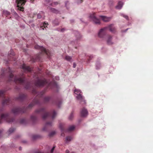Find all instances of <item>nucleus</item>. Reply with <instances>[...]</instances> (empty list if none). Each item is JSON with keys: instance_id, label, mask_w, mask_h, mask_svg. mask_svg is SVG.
I'll return each instance as SVG.
<instances>
[{"instance_id": "f257e3e1", "label": "nucleus", "mask_w": 153, "mask_h": 153, "mask_svg": "<svg viewBox=\"0 0 153 153\" xmlns=\"http://www.w3.org/2000/svg\"><path fill=\"white\" fill-rule=\"evenodd\" d=\"M2 73L0 76V81L2 78L4 81L5 79L6 76L9 75V79L7 82H8L10 81H13L16 83L19 84L24 86L26 89H28L30 87V84L28 82H26L25 81V78L24 76H14L12 73L10 68L8 67L6 69H4L2 70Z\"/></svg>"}, {"instance_id": "f03ea898", "label": "nucleus", "mask_w": 153, "mask_h": 153, "mask_svg": "<svg viewBox=\"0 0 153 153\" xmlns=\"http://www.w3.org/2000/svg\"><path fill=\"white\" fill-rule=\"evenodd\" d=\"M35 113L36 114H41L42 118L44 120L45 119L49 117H51L52 119H53L56 115V113L55 111L53 110L50 112H48L46 111L44 108L36 110Z\"/></svg>"}, {"instance_id": "7ed1b4c3", "label": "nucleus", "mask_w": 153, "mask_h": 153, "mask_svg": "<svg viewBox=\"0 0 153 153\" xmlns=\"http://www.w3.org/2000/svg\"><path fill=\"white\" fill-rule=\"evenodd\" d=\"M108 29L112 33H114L115 32V28L114 26V25L111 24L100 30L98 34L99 37L101 38H104L106 34V31Z\"/></svg>"}, {"instance_id": "20e7f679", "label": "nucleus", "mask_w": 153, "mask_h": 153, "mask_svg": "<svg viewBox=\"0 0 153 153\" xmlns=\"http://www.w3.org/2000/svg\"><path fill=\"white\" fill-rule=\"evenodd\" d=\"M48 83L47 80L45 78H38L35 82V85L37 87H42Z\"/></svg>"}, {"instance_id": "39448f33", "label": "nucleus", "mask_w": 153, "mask_h": 153, "mask_svg": "<svg viewBox=\"0 0 153 153\" xmlns=\"http://www.w3.org/2000/svg\"><path fill=\"white\" fill-rule=\"evenodd\" d=\"M4 120L7 122L10 123L13 121L14 119L10 118L8 114H2L0 116V123H2V120Z\"/></svg>"}, {"instance_id": "423d86ee", "label": "nucleus", "mask_w": 153, "mask_h": 153, "mask_svg": "<svg viewBox=\"0 0 153 153\" xmlns=\"http://www.w3.org/2000/svg\"><path fill=\"white\" fill-rule=\"evenodd\" d=\"M26 109L25 108H20V107H15L12 110V112L14 114H17L20 113H22L25 112Z\"/></svg>"}, {"instance_id": "0eeeda50", "label": "nucleus", "mask_w": 153, "mask_h": 153, "mask_svg": "<svg viewBox=\"0 0 153 153\" xmlns=\"http://www.w3.org/2000/svg\"><path fill=\"white\" fill-rule=\"evenodd\" d=\"M5 93V91L3 90H0V97H4V99L2 101V104L3 105L8 104V103L10 100L9 98H6L4 97V94Z\"/></svg>"}, {"instance_id": "6e6552de", "label": "nucleus", "mask_w": 153, "mask_h": 153, "mask_svg": "<svg viewBox=\"0 0 153 153\" xmlns=\"http://www.w3.org/2000/svg\"><path fill=\"white\" fill-rule=\"evenodd\" d=\"M26 1V0H16L18 10L21 11H23L24 8L23 7H21V6L24 5Z\"/></svg>"}, {"instance_id": "1a4fd4ad", "label": "nucleus", "mask_w": 153, "mask_h": 153, "mask_svg": "<svg viewBox=\"0 0 153 153\" xmlns=\"http://www.w3.org/2000/svg\"><path fill=\"white\" fill-rule=\"evenodd\" d=\"M35 48L36 49H40L42 52H44L48 56L50 57V52L49 51H47L46 49L42 46H39L38 45H36Z\"/></svg>"}, {"instance_id": "9d476101", "label": "nucleus", "mask_w": 153, "mask_h": 153, "mask_svg": "<svg viewBox=\"0 0 153 153\" xmlns=\"http://www.w3.org/2000/svg\"><path fill=\"white\" fill-rule=\"evenodd\" d=\"M39 99L37 98H35L33 101L28 106L27 109H29L31 108L35 104H39Z\"/></svg>"}, {"instance_id": "9b49d317", "label": "nucleus", "mask_w": 153, "mask_h": 153, "mask_svg": "<svg viewBox=\"0 0 153 153\" xmlns=\"http://www.w3.org/2000/svg\"><path fill=\"white\" fill-rule=\"evenodd\" d=\"M77 99L79 101L80 103L81 104H85L86 103L84 97L82 96V94L78 95L76 97Z\"/></svg>"}, {"instance_id": "f8f14e48", "label": "nucleus", "mask_w": 153, "mask_h": 153, "mask_svg": "<svg viewBox=\"0 0 153 153\" xmlns=\"http://www.w3.org/2000/svg\"><path fill=\"white\" fill-rule=\"evenodd\" d=\"M90 17L95 24H100V20L97 19L95 16L94 13H93L90 16Z\"/></svg>"}, {"instance_id": "ddd939ff", "label": "nucleus", "mask_w": 153, "mask_h": 153, "mask_svg": "<svg viewBox=\"0 0 153 153\" xmlns=\"http://www.w3.org/2000/svg\"><path fill=\"white\" fill-rule=\"evenodd\" d=\"M15 54L13 50L10 51V54H9L8 59L9 61H15L16 59L14 57V55Z\"/></svg>"}, {"instance_id": "4468645a", "label": "nucleus", "mask_w": 153, "mask_h": 153, "mask_svg": "<svg viewBox=\"0 0 153 153\" xmlns=\"http://www.w3.org/2000/svg\"><path fill=\"white\" fill-rule=\"evenodd\" d=\"M88 114V112L87 109L83 108L80 111V115L82 117H85Z\"/></svg>"}, {"instance_id": "2eb2a0df", "label": "nucleus", "mask_w": 153, "mask_h": 153, "mask_svg": "<svg viewBox=\"0 0 153 153\" xmlns=\"http://www.w3.org/2000/svg\"><path fill=\"white\" fill-rule=\"evenodd\" d=\"M22 68L23 71L25 72H29L31 71V68H30L29 66H27L24 64L22 66Z\"/></svg>"}, {"instance_id": "dca6fc26", "label": "nucleus", "mask_w": 153, "mask_h": 153, "mask_svg": "<svg viewBox=\"0 0 153 153\" xmlns=\"http://www.w3.org/2000/svg\"><path fill=\"white\" fill-rule=\"evenodd\" d=\"M106 41L108 45H111L113 44L112 42V37L110 35H107L106 36Z\"/></svg>"}, {"instance_id": "f3484780", "label": "nucleus", "mask_w": 153, "mask_h": 153, "mask_svg": "<svg viewBox=\"0 0 153 153\" xmlns=\"http://www.w3.org/2000/svg\"><path fill=\"white\" fill-rule=\"evenodd\" d=\"M100 18L104 22H108L111 20V18L110 17H107L104 16H101Z\"/></svg>"}, {"instance_id": "a211bd4d", "label": "nucleus", "mask_w": 153, "mask_h": 153, "mask_svg": "<svg viewBox=\"0 0 153 153\" xmlns=\"http://www.w3.org/2000/svg\"><path fill=\"white\" fill-rule=\"evenodd\" d=\"M53 104L56 105L58 106L59 107L60 105L62 103V102L60 100H57L53 102L52 103Z\"/></svg>"}, {"instance_id": "6ab92c4d", "label": "nucleus", "mask_w": 153, "mask_h": 153, "mask_svg": "<svg viewBox=\"0 0 153 153\" xmlns=\"http://www.w3.org/2000/svg\"><path fill=\"white\" fill-rule=\"evenodd\" d=\"M40 56L39 55H38L35 57H33L31 59V61L33 62L39 61L40 60Z\"/></svg>"}, {"instance_id": "aec40b11", "label": "nucleus", "mask_w": 153, "mask_h": 153, "mask_svg": "<svg viewBox=\"0 0 153 153\" xmlns=\"http://www.w3.org/2000/svg\"><path fill=\"white\" fill-rule=\"evenodd\" d=\"M52 125V123L51 122H48L46 123L45 126L43 129L44 131H46V128L48 126H51Z\"/></svg>"}, {"instance_id": "412c9836", "label": "nucleus", "mask_w": 153, "mask_h": 153, "mask_svg": "<svg viewBox=\"0 0 153 153\" xmlns=\"http://www.w3.org/2000/svg\"><path fill=\"white\" fill-rule=\"evenodd\" d=\"M26 97L25 94H20L19 96L17 98V99L20 100H23Z\"/></svg>"}, {"instance_id": "4be33fe9", "label": "nucleus", "mask_w": 153, "mask_h": 153, "mask_svg": "<svg viewBox=\"0 0 153 153\" xmlns=\"http://www.w3.org/2000/svg\"><path fill=\"white\" fill-rule=\"evenodd\" d=\"M59 127H60V128L61 130V131L62 132H64L65 131H66L64 129V125L63 124H59ZM61 135V136H64V134L63 133H62Z\"/></svg>"}, {"instance_id": "5701e85b", "label": "nucleus", "mask_w": 153, "mask_h": 153, "mask_svg": "<svg viewBox=\"0 0 153 153\" xmlns=\"http://www.w3.org/2000/svg\"><path fill=\"white\" fill-rule=\"evenodd\" d=\"M123 3L121 1H119L116 7V8L117 9H120L122 7Z\"/></svg>"}, {"instance_id": "b1692460", "label": "nucleus", "mask_w": 153, "mask_h": 153, "mask_svg": "<svg viewBox=\"0 0 153 153\" xmlns=\"http://www.w3.org/2000/svg\"><path fill=\"white\" fill-rule=\"evenodd\" d=\"M44 13L42 11L40 12L39 14L37 15V18L38 19H40L42 17H44Z\"/></svg>"}, {"instance_id": "393cba45", "label": "nucleus", "mask_w": 153, "mask_h": 153, "mask_svg": "<svg viewBox=\"0 0 153 153\" xmlns=\"http://www.w3.org/2000/svg\"><path fill=\"white\" fill-rule=\"evenodd\" d=\"M51 97L49 96H47L45 97L44 98V103H46L49 101L50 100Z\"/></svg>"}, {"instance_id": "a878e982", "label": "nucleus", "mask_w": 153, "mask_h": 153, "mask_svg": "<svg viewBox=\"0 0 153 153\" xmlns=\"http://www.w3.org/2000/svg\"><path fill=\"white\" fill-rule=\"evenodd\" d=\"M73 139L72 137L70 136H68L66 138V142L67 143L68 142L71 141Z\"/></svg>"}, {"instance_id": "bb28decb", "label": "nucleus", "mask_w": 153, "mask_h": 153, "mask_svg": "<svg viewBox=\"0 0 153 153\" xmlns=\"http://www.w3.org/2000/svg\"><path fill=\"white\" fill-rule=\"evenodd\" d=\"M74 92L75 94H76L77 95H78L79 94L82 93V92L81 91L78 89H75L74 90Z\"/></svg>"}, {"instance_id": "cd10ccee", "label": "nucleus", "mask_w": 153, "mask_h": 153, "mask_svg": "<svg viewBox=\"0 0 153 153\" xmlns=\"http://www.w3.org/2000/svg\"><path fill=\"white\" fill-rule=\"evenodd\" d=\"M74 128L75 127L74 126H71L68 129L67 131H68L70 132L73 131Z\"/></svg>"}, {"instance_id": "c85d7f7f", "label": "nucleus", "mask_w": 153, "mask_h": 153, "mask_svg": "<svg viewBox=\"0 0 153 153\" xmlns=\"http://www.w3.org/2000/svg\"><path fill=\"white\" fill-rule=\"evenodd\" d=\"M50 10L53 13H58V10H56V9H55L54 8H51L50 9Z\"/></svg>"}, {"instance_id": "c756f323", "label": "nucleus", "mask_w": 153, "mask_h": 153, "mask_svg": "<svg viewBox=\"0 0 153 153\" xmlns=\"http://www.w3.org/2000/svg\"><path fill=\"white\" fill-rule=\"evenodd\" d=\"M74 33L76 34V37L78 38L79 39L81 37V36L78 32L77 31H75Z\"/></svg>"}, {"instance_id": "7c9ffc66", "label": "nucleus", "mask_w": 153, "mask_h": 153, "mask_svg": "<svg viewBox=\"0 0 153 153\" xmlns=\"http://www.w3.org/2000/svg\"><path fill=\"white\" fill-rule=\"evenodd\" d=\"M59 3L58 2L55 1L52 2L51 4V5L53 7H55V6L57 5Z\"/></svg>"}, {"instance_id": "2f4dec72", "label": "nucleus", "mask_w": 153, "mask_h": 153, "mask_svg": "<svg viewBox=\"0 0 153 153\" xmlns=\"http://www.w3.org/2000/svg\"><path fill=\"white\" fill-rule=\"evenodd\" d=\"M45 93V91H42L38 94L37 97H41L42 95Z\"/></svg>"}, {"instance_id": "473e14b6", "label": "nucleus", "mask_w": 153, "mask_h": 153, "mask_svg": "<svg viewBox=\"0 0 153 153\" xmlns=\"http://www.w3.org/2000/svg\"><path fill=\"white\" fill-rule=\"evenodd\" d=\"M31 119L33 121H35L36 119V117L34 115H32L31 116Z\"/></svg>"}, {"instance_id": "72a5a7b5", "label": "nucleus", "mask_w": 153, "mask_h": 153, "mask_svg": "<svg viewBox=\"0 0 153 153\" xmlns=\"http://www.w3.org/2000/svg\"><path fill=\"white\" fill-rule=\"evenodd\" d=\"M15 130V129L13 128H10L8 131V133L9 134H11Z\"/></svg>"}, {"instance_id": "f704fd0d", "label": "nucleus", "mask_w": 153, "mask_h": 153, "mask_svg": "<svg viewBox=\"0 0 153 153\" xmlns=\"http://www.w3.org/2000/svg\"><path fill=\"white\" fill-rule=\"evenodd\" d=\"M65 59L67 61H70L72 59V58L70 56H67L65 57Z\"/></svg>"}, {"instance_id": "c9c22d12", "label": "nucleus", "mask_w": 153, "mask_h": 153, "mask_svg": "<svg viewBox=\"0 0 153 153\" xmlns=\"http://www.w3.org/2000/svg\"><path fill=\"white\" fill-rule=\"evenodd\" d=\"M48 23H45L41 27V28H42V29L44 30V28H46L47 27V25H48Z\"/></svg>"}, {"instance_id": "e433bc0d", "label": "nucleus", "mask_w": 153, "mask_h": 153, "mask_svg": "<svg viewBox=\"0 0 153 153\" xmlns=\"http://www.w3.org/2000/svg\"><path fill=\"white\" fill-rule=\"evenodd\" d=\"M3 14L5 15H9L10 14V13L7 11H4L3 12Z\"/></svg>"}, {"instance_id": "4c0bfd02", "label": "nucleus", "mask_w": 153, "mask_h": 153, "mask_svg": "<svg viewBox=\"0 0 153 153\" xmlns=\"http://www.w3.org/2000/svg\"><path fill=\"white\" fill-rule=\"evenodd\" d=\"M73 117V112H72L70 114L69 117V120H71L72 119Z\"/></svg>"}, {"instance_id": "58836bf2", "label": "nucleus", "mask_w": 153, "mask_h": 153, "mask_svg": "<svg viewBox=\"0 0 153 153\" xmlns=\"http://www.w3.org/2000/svg\"><path fill=\"white\" fill-rule=\"evenodd\" d=\"M39 137V136L36 135H34L32 136V138L34 140L38 138Z\"/></svg>"}, {"instance_id": "ea45409f", "label": "nucleus", "mask_w": 153, "mask_h": 153, "mask_svg": "<svg viewBox=\"0 0 153 153\" xmlns=\"http://www.w3.org/2000/svg\"><path fill=\"white\" fill-rule=\"evenodd\" d=\"M26 120L25 119H22L20 120V123L22 124H24L25 123Z\"/></svg>"}, {"instance_id": "a19ab883", "label": "nucleus", "mask_w": 153, "mask_h": 153, "mask_svg": "<svg viewBox=\"0 0 153 153\" xmlns=\"http://www.w3.org/2000/svg\"><path fill=\"white\" fill-rule=\"evenodd\" d=\"M96 67L97 69H99L100 67V63H97L96 65Z\"/></svg>"}, {"instance_id": "79ce46f5", "label": "nucleus", "mask_w": 153, "mask_h": 153, "mask_svg": "<svg viewBox=\"0 0 153 153\" xmlns=\"http://www.w3.org/2000/svg\"><path fill=\"white\" fill-rule=\"evenodd\" d=\"M55 134V131H53L50 133L49 135L50 137H52Z\"/></svg>"}, {"instance_id": "37998d69", "label": "nucleus", "mask_w": 153, "mask_h": 153, "mask_svg": "<svg viewBox=\"0 0 153 153\" xmlns=\"http://www.w3.org/2000/svg\"><path fill=\"white\" fill-rule=\"evenodd\" d=\"M53 23L56 25H58L59 24V22H58V20L57 19H55L53 22Z\"/></svg>"}, {"instance_id": "c03bdc74", "label": "nucleus", "mask_w": 153, "mask_h": 153, "mask_svg": "<svg viewBox=\"0 0 153 153\" xmlns=\"http://www.w3.org/2000/svg\"><path fill=\"white\" fill-rule=\"evenodd\" d=\"M121 16H123V17H124V18H125L127 20H128V17L126 15L123 14H122Z\"/></svg>"}, {"instance_id": "a18cd8bd", "label": "nucleus", "mask_w": 153, "mask_h": 153, "mask_svg": "<svg viewBox=\"0 0 153 153\" xmlns=\"http://www.w3.org/2000/svg\"><path fill=\"white\" fill-rule=\"evenodd\" d=\"M32 92L33 94H36L37 93V91L36 89H33L32 90Z\"/></svg>"}, {"instance_id": "49530a36", "label": "nucleus", "mask_w": 153, "mask_h": 153, "mask_svg": "<svg viewBox=\"0 0 153 153\" xmlns=\"http://www.w3.org/2000/svg\"><path fill=\"white\" fill-rule=\"evenodd\" d=\"M88 57H89V58H88V60H90L93 58V56H88Z\"/></svg>"}, {"instance_id": "de8ad7c7", "label": "nucleus", "mask_w": 153, "mask_h": 153, "mask_svg": "<svg viewBox=\"0 0 153 153\" xmlns=\"http://www.w3.org/2000/svg\"><path fill=\"white\" fill-rule=\"evenodd\" d=\"M55 148V146H53V148L52 149L51 151V153L53 152L54 149Z\"/></svg>"}, {"instance_id": "09e8293b", "label": "nucleus", "mask_w": 153, "mask_h": 153, "mask_svg": "<svg viewBox=\"0 0 153 153\" xmlns=\"http://www.w3.org/2000/svg\"><path fill=\"white\" fill-rule=\"evenodd\" d=\"M83 0H78V3H81L83 2Z\"/></svg>"}, {"instance_id": "8fccbe9b", "label": "nucleus", "mask_w": 153, "mask_h": 153, "mask_svg": "<svg viewBox=\"0 0 153 153\" xmlns=\"http://www.w3.org/2000/svg\"><path fill=\"white\" fill-rule=\"evenodd\" d=\"M76 64H75V63H73V67L74 68H75L76 67Z\"/></svg>"}, {"instance_id": "3c124183", "label": "nucleus", "mask_w": 153, "mask_h": 153, "mask_svg": "<svg viewBox=\"0 0 153 153\" xmlns=\"http://www.w3.org/2000/svg\"><path fill=\"white\" fill-rule=\"evenodd\" d=\"M64 30H65L64 28H62L60 30V32H63Z\"/></svg>"}, {"instance_id": "603ef678", "label": "nucleus", "mask_w": 153, "mask_h": 153, "mask_svg": "<svg viewBox=\"0 0 153 153\" xmlns=\"http://www.w3.org/2000/svg\"><path fill=\"white\" fill-rule=\"evenodd\" d=\"M31 3H33V2L35 0H28Z\"/></svg>"}, {"instance_id": "864d4df0", "label": "nucleus", "mask_w": 153, "mask_h": 153, "mask_svg": "<svg viewBox=\"0 0 153 153\" xmlns=\"http://www.w3.org/2000/svg\"><path fill=\"white\" fill-rule=\"evenodd\" d=\"M65 153H69V151L68 150H66Z\"/></svg>"}, {"instance_id": "5fc2aeb1", "label": "nucleus", "mask_w": 153, "mask_h": 153, "mask_svg": "<svg viewBox=\"0 0 153 153\" xmlns=\"http://www.w3.org/2000/svg\"><path fill=\"white\" fill-rule=\"evenodd\" d=\"M51 84H52L51 83H49V84L48 85V87L50 86Z\"/></svg>"}, {"instance_id": "6e6d98bb", "label": "nucleus", "mask_w": 153, "mask_h": 153, "mask_svg": "<svg viewBox=\"0 0 153 153\" xmlns=\"http://www.w3.org/2000/svg\"><path fill=\"white\" fill-rule=\"evenodd\" d=\"M22 149V148L21 147H20L19 148V150H21Z\"/></svg>"}, {"instance_id": "4d7b16f0", "label": "nucleus", "mask_w": 153, "mask_h": 153, "mask_svg": "<svg viewBox=\"0 0 153 153\" xmlns=\"http://www.w3.org/2000/svg\"><path fill=\"white\" fill-rule=\"evenodd\" d=\"M54 84H55V85H56V83H54Z\"/></svg>"}, {"instance_id": "13d9d810", "label": "nucleus", "mask_w": 153, "mask_h": 153, "mask_svg": "<svg viewBox=\"0 0 153 153\" xmlns=\"http://www.w3.org/2000/svg\"><path fill=\"white\" fill-rule=\"evenodd\" d=\"M1 133V131L0 130V134Z\"/></svg>"}, {"instance_id": "bf43d9fd", "label": "nucleus", "mask_w": 153, "mask_h": 153, "mask_svg": "<svg viewBox=\"0 0 153 153\" xmlns=\"http://www.w3.org/2000/svg\"><path fill=\"white\" fill-rule=\"evenodd\" d=\"M71 153H74V152H71Z\"/></svg>"}]
</instances>
